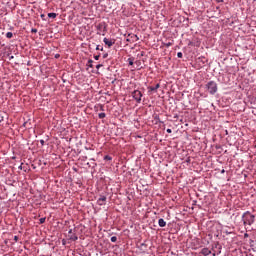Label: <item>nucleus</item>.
<instances>
[{
  "label": "nucleus",
  "mask_w": 256,
  "mask_h": 256,
  "mask_svg": "<svg viewBox=\"0 0 256 256\" xmlns=\"http://www.w3.org/2000/svg\"><path fill=\"white\" fill-rule=\"evenodd\" d=\"M97 205L103 207V205H107V196L101 195L97 200Z\"/></svg>",
  "instance_id": "nucleus-6"
},
{
  "label": "nucleus",
  "mask_w": 256,
  "mask_h": 256,
  "mask_svg": "<svg viewBox=\"0 0 256 256\" xmlns=\"http://www.w3.org/2000/svg\"><path fill=\"white\" fill-rule=\"evenodd\" d=\"M243 225H253L255 223V215L251 214V212L246 211L242 215Z\"/></svg>",
  "instance_id": "nucleus-1"
},
{
  "label": "nucleus",
  "mask_w": 256,
  "mask_h": 256,
  "mask_svg": "<svg viewBox=\"0 0 256 256\" xmlns=\"http://www.w3.org/2000/svg\"><path fill=\"white\" fill-rule=\"evenodd\" d=\"M99 119H105V117H107V114H105V112L99 113L98 114Z\"/></svg>",
  "instance_id": "nucleus-14"
},
{
  "label": "nucleus",
  "mask_w": 256,
  "mask_h": 256,
  "mask_svg": "<svg viewBox=\"0 0 256 256\" xmlns=\"http://www.w3.org/2000/svg\"><path fill=\"white\" fill-rule=\"evenodd\" d=\"M14 241H19V237L18 236H14Z\"/></svg>",
  "instance_id": "nucleus-33"
},
{
  "label": "nucleus",
  "mask_w": 256,
  "mask_h": 256,
  "mask_svg": "<svg viewBox=\"0 0 256 256\" xmlns=\"http://www.w3.org/2000/svg\"><path fill=\"white\" fill-rule=\"evenodd\" d=\"M45 221H46V218H45V217H44V218H40V219H39L40 225H43V223H45Z\"/></svg>",
  "instance_id": "nucleus-23"
},
{
  "label": "nucleus",
  "mask_w": 256,
  "mask_h": 256,
  "mask_svg": "<svg viewBox=\"0 0 256 256\" xmlns=\"http://www.w3.org/2000/svg\"><path fill=\"white\" fill-rule=\"evenodd\" d=\"M68 239L70 241H77V239H79V237H77V234H75V232H73V229H70L68 231Z\"/></svg>",
  "instance_id": "nucleus-7"
},
{
  "label": "nucleus",
  "mask_w": 256,
  "mask_h": 256,
  "mask_svg": "<svg viewBox=\"0 0 256 256\" xmlns=\"http://www.w3.org/2000/svg\"><path fill=\"white\" fill-rule=\"evenodd\" d=\"M87 66L93 68V60H88Z\"/></svg>",
  "instance_id": "nucleus-20"
},
{
  "label": "nucleus",
  "mask_w": 256,
  "mask_h": 256,
  "mask_svg": "<svg viewBox=\"0 0 256 256\" xmlns=\"http://www.w3.org/2000/svg\"><path fill=\"white\" fill-rule=\"evenodd\" d=\"M99 57H101V55H96V56H94V59H95L96 61H99Z\"/></svg>",
  "instance_id": "nucleus-26"
},
{
  "label": "nucleus",
  "mask_w": 256,
  "mask_h": 256,
  "mask_svg": "<svg viewBox=\"0 0 256 256\" xmlns=\"http://www.w3.org/2000/svg\"><path fill=\"white\" fill-rule=\"evenodd\" d=\"M103 41L108 47H113V45H115V41L109 40L108 38H104Z\"/></svg>",
  "instance_id": "nucleus-9"
},
{
  "label": "nucleus",
  "mask_w": 256,
  "mask_h": 256,
  "mask_svg": "<svg viewBox=\"0 0 256 256\" xmlns=\"http://www.w3.org/2000/svg\"><path fill=\"white\" fill-rule=\"evenodd\" d=\"M48 17L50 18V19H55L56 17H57V13H48Z\"/></svg>",
  "instance_id": "nucleus-13"
},
{
  "label": "nucleus",
  "mask_w": 256,
  "mask_h": 256,
  "mask_svg": "<svg viewBox=\"0 0 256 256\" xmlns=\"http://www.w3.org/2000/svg\"><path fill=\"white\" fill-rule=\"evenodd\" d=\"M221 173H225V170H222Z\"/></svg>",
  "instance_id": "nucleus-40"
},
{
  "label": "nucleus",
  "mask_w": 256,
  "mask_h": 256,
  "mask_svg": "<svg viewBox=\"0 0 256 256\" xmlns=\"http://www.w3.org/2000/svg\"><path fill=\"white\" fill-rule=\"evenodd\" d=\"M164 45L165 47H171L173 45V42H168V43H165Z\"/></svg>",
  "instance_id": "nucleus-24"
},
{
  "label": "nucleus",
  "mask_w": 256,
  "mask_h": 256,
  "mask_svg": "<svg viewBox=\"0 0 256 256\" xmlns=\"http://www.w3.org/2000/svg\"><path fill=\"white\" fill-rule=\"evenodd\" d=\"M166 131H167V133H173V131L171 130V128H168Z\"/></svg>",
  "instance_id": "nucleus-31"
},
{
  "label": "nucleus",
  "mask_w": 256,
  "mask_h": 256,
  "mask_svg": "<svg viewBox=\"0 0 256 256\" xmlns=\"http://www.w3.org/2000/svg\"><path fill=\"white\" fill-rule=\"evenodd\" d=\"M6 37H7V39H12L13 38V32H7Z\"/></svg>",
  "instance_id": "nucleus-18"
},
{
  "label": "nucleus",
  "mask_w": 256,
  "mask_h": 256,
  "mask_svg": "<svg viewBox=\"0 0 256 256\" xmlns=\"http://www.w3.org/2000/svg\"><path fill=\"white\" fill-rule=\"evenodd\" d=\"M96 51H103V46L97 45L96 46Z\"/></svg>",
  "instance_id": "nucleus-21"
},
{
  "label": "nucleus",
  "mask_w": 256,
  "mask_h": 256,
  "mask_svg": "<svg viewBox=\"0 0 256 256\" xmlns=\"http://www.w3.org/2000/svg\"><path fill=\"white\" fill-rule=\"evenodd\" d=\"M100 111H105V108L103 107V105H100Z\"/></svg>",
  "instance_id": "nucleus-30"
},
{
  "label": "nucleus",
  "mask_w": 256,
  "mask_h": 256,
  "mask_svg": "<svg viewBox=\"0 0 256 256\" xmlns=\"http://www.w3.org/2000/svg\"><path fill=\"white\" fill-rule=\"evenodd\" d=\"M88 167H91L92 169H95L97 167V163L92 162V163H87Z\"/></svg>",
  "instance_id": "nucleus-15"
},
{
  "label": "nucleus",
  "mask_w": 256,
  "mask_h": 256,
  "mask_svg": "<svg viewBox=\"0 0 256 256\" xmlns=\"http://www.w3.org/2000/svg\"><path fill=\"white\" fill-rule=\"evenodd\" d=\"M55 57H56V59H57V57H59V54H57Z\"/></svg>",
  "instance_id": "nucleus-39"
},
{
  "label": "nucleus",
  "mask_w": 256,
  "mask_h": 256,
  "mask_svg": "<svg viewBox=\"0 0 256 256\" xmlns=\"http://www.w3.org/2000/svg\"><path fill=\"white\" fill-rule=\"evenodd\" d=\"M104 161H113V157L106 155L104 156Z\"/></svg>",
  "instance_id": "nucleus-17"
},
{
  "label": "nucleus",
  "mask_w": 256,
  "mask_h": 256,
  "mask_svg": "<svg viewBox=\"0 0 256 256\" xmlns=\"http://www.w3.org/2000/svg\"><path fill=\"white\" fill-rule=\"evenodd\" d=\"M110 241H111L112 243H117V236H112L111 239H110Z\"/></svg>",
  "instance_id": "nucleus-19"
},
{
  "label": "nucleus",
  "mask_w": 256,
  "mask_h": 256,
  "mask_svg": "<svg viewBox=\"0 0 256 256\" xmlns=\"http://www.w3.org/2000/svg\"><path fill=\"white\" fill-rule=\"evenodd\" d=\"M158 225H159V227H165L167 225V222H165V220L163 218H160L158 220Z\"/></svg>",
  "instance_id": "nucleus-11"
},
{
  "label": "nucleus",
  "mask_w": 256,
  "mask_h": 256,
  "mask_svg": "<svg viewBox=\"0 0 256 256\" xmlns=\"http://www.w3.org/2000/svg\"><path fill=\"white\" fill-rule=\"evenodd\" d=\"M177 57H178V59H183V53L182 52H178L177 53Z\"/></svg>",
  "instance_id": "nucleus-22"
},
{
  "label": "nucleus",
  "mask_w": 256,
  "mask_h": 256,
  "mask_svg": "<svg viewBox=\"0 0 256 256\" xmlns=\"http://www.w3.org/2000/svg\"><path fill=\"white\" fill-rule=\"evenodd\" d=\"M247 237H249V234L245 233L244 234V239H247Z\"/></svg>",
  "instance_id": "nucleus-34"
},
{
  "label": "nucleus",
  "mask_w": 256,
  "mask_h": 256,
  "mask_svg": "<svg viewBox=\"0 0 256 256\" xmlns=\"http://www.w3.org/2000/svg\"><path fill=\"white\" fill-rule=\"evenodd\" d=\"M206 89L210 93V95H215V93H217L218 90L217 83L215 81H209L206 84Z\"/></svg>",
  "instance_id": "nucleus-2"
},
{
  "label": "nucleus",
  "mask_w": 256,
  "mask_h": 256,
  "mask_svg": "<svg viewBox=\"0 0 256 256\" xmlns=\"http://www.w3.org/2000/svg\"><path fill=\"white\" fill-rule=\"evenodd\" d=\"M161 87V84L157 83L155 86H148V93H157V89Z\"/></svg>",
  "instance_id": "nucleus-8"
},
{
  "label": "nucleus",
  "mask_w": 256,
  "mask_h": 256,
  "mask_svg": "<svg viewBox=\"0 0 256 256\" xmlns=\"http://www.w3.org/2000/svg\"><path fill=\"white\" fill-rule=\"evenodd\" d=\"M132 97L133 99L136 100V102L141 103V98L143 97V93H141V91L139 90H134L132 92Z\"/></svg>",
  "instance_id": "nucleus-5"
},
{
  "label": "nucleus",
  "mask_w": 256,
  "mask_h": 256,
  "mask_svg": "<svg viewBox=\"0 0 256 256\" xmlns=\"http://www.w3.org/2000/svg\"><path fill=\"white\" fill-rule=\"evenodd\" d=\"M25 125H27V122H25V123L23 124L24 127H25Z\"/></svg>",
  "instance_id": "nucleus-38"
},
{
  "label": "nucleus",
  "mask_w": 256,
  "mask_h": 256,
  "mask_svg": "<svg viewBox=\"0 0 256 256\" xmlns=\"http://www.w3.org/2000/svg\"><path fill=\"white\" fill-rule=\"evenodd\" d=\"M107 57H109V54L107 53L103 54V59H107Z\"/></svg>",
  "instance_id": "nucleus-27"
},
{
  "label": "nucleus",
  "mask_w": 256,
  "mask_h": 256,
  "mask_svg": "<svg viewBox=\"0 0 256 256\" xmlns=\"http://www.w3.org/2000/svg\"><path fill=\"white\" fill-rule=\"evenodd\" d=\"M216 149H221V146H216Z\"/></svg>",
  "instance_id": "nucleus-36"
},
{
  "label": "nucleus",
  "mask_w": 256,
  "mask_h": 256,
  "mask_svg": "<svg viewBox=\"0 0 256 256\" xmlns=\"http://www.w3.org/2000/svg\"><path fill=\"white\" fill-rule=\"evenodd\" d=\"M134 65H136L138 68H137V71H141V69H143V67H141V61H136L134 62Z\"/></svg>",
  "instance_id": "nucleus-12"
},
{
  "label": "nucleus",
  "mask_w": 256,
  "mask_h": 256,
  "mask_svg": "<svg viewBox=\"0 0 256 256\" xmlns=\"http://www.w3.org/2000/svg\"><path fill=\"white\" fill-rule=\"evenodd\" d=\"M126 41L127 43H137V41H139V36H137V34H128Z\"/></svg>",
  "instance_id": "nucleus-4"
},
{
  "label": "nucleus",
  "mask_w": 256,
  "mask_h": 256,
  "mask_svg": "<svg viewBox=\"0 0 256 256\" xmlns=\"http://www.w3.org/2000/svg\"><path fill=\"white\" fill-rule=\"evenodd\" d=\"M141 247H147V245H145V244L143 243V244H141Z\"/></svg>",
  "instance_id": "nucleus-35"
},
{
  "label": "nucleus",
  "mask_w": 256,
  "mask_h": 256,
  "mask_svg": "<svg viewBox=\"0 0 256 256\" xmlns=\"http://www.w3.org/2000/svg\"><path fill=\"white\" fill-rule=\"evenodd\" d=\"M40 17L43 19V21H45V14H41Z\"/></svg>",
  "instance_id": "nucleus-29"
},
{
  "label": "nucleus",
  "mask_w": 256,
  "mask_h": 256,
  "mask_svg": "<svg viewBox=\"0 0 256 256\" xmlns=\"http://www.w3.org/2000/svg\"><path fill=\"white\" fill-rule=\"evenodd\" d=\"M19 169H23V166H22V165H20V166H19Z\"/></svg>",
  "instance_id": "nucleus-37"
},
{
  "label": "nucleus",
  "mask_w": 256,
  "mask_h": 256,
  "mask_svg": "<svg viewBox=\"0 0 256 256\" xmlns=\"http://www.w3.org/2000/svg\"><path fill=\"white\" fill-rule=\"evenodd\" d=\"M40 143H41V145L43 147V145H45V140H40Z\"/></svg>",
  "instance_id": "nucleus-32"
},
{
  "label": "nucleus",
  "mask_w": 256,
  "mask_h": 256,
  "mask_svg": "<svg viewBox=\"0 0 256 256\" xmlns=\"http://www.w3.org/2000/svg\"><path fill=\"white\" fill-rule=\"evenodd\" d=\"M2 120H0V123H1Z\"/></svg>",
  "instance_id": "nucleus-42"
},
{
  "label": "nucleus",
  "mask_w": 256,
  "mask_h": 256,
  "mask_svg": "<svg viewBox=\"0 0 256 256\" xmlns=\"http://www.w3.org/2000/svg\"><path fill=\"white\" fill-rule=\"evenodd\" d=\"M91 161H95V159H94V158H92V159H91Z\"/></svg>",
  "instance_id": "nucleus-41"
},
{
  "label": "nucleus",
  "mask_w": 256,
  "mask_h": 256,
  "mask_svg": "<svg viewBox=\"0 0 256 256\" xmlns=\"http://www.w3.org/2000/svg\"><path fill=\"white\" fill-rule=\"evenodd\" d=\"M31 32H32V33H37V29H36V28H32V29H31Z\"/></svg>",
  "instance_id": "nucleus-28"
},
{
  "label": "nucleus",
  "mask_w": 256,
  "mask_h": 256,
  "mask_svg": "<svg viewBox=\"0 0 256 256\" xmlns=\"http://www.w3.org/2000/svg\"><path fill=\"white\" fill-rule=\"evenodd\" d=\"M129 65H135V59L134 58H128Z\"/></svg>",
  "instance_id": "nucleus-16"
},
{
  "label": "nucleus",
  "mask_w": 256,
  "mask_h": 256,
  "mask_svg": "<svg viewBox=\"0 0 256 256\" xmlns=\"http://www.w3.org/2000/svg\"><path fill=\"white\" fill-rule=\"evenodd\" d=\"M98 35H105L107 33V24L105 22L99 23L97 26Z\"/></svg>",
  "instance_id": "nucleus-3"
},
{
  "label": "nucleus",
  "mask_w": 256,
  "mask_h": 256,
  "mask_svg": "<svg viewBox=\"0 0 256 256\" xmlns=\"http://www.w3.org/2000/svg\"><path fill=\"white\" fill-rule=\"evenodd\" d=\"M101 67H103V64H97L96 65V69H101Z\"/></svg>",
  "instance_id": "nucleus-25"
},
{
  "label": "nucleus",
  "mask_w": 256,
  "mask_h": 256,
  "mask_svg": "<svg viewBox=\"0 0 256 256\" xmlns=\"http://www.w3.org/2000/svg\"><path fill=\"white\" fill-rule=\"evenodd\" d=\"M253 1H256V0H253Z\"/></svg>",
  "instance_id": "nucleus-43"
},
{
  "label": "nucleus",
  "mask_w": 256,
  "mask_h": 256,
  "mask_svg": "<svg viewBox=\"0 0 256 256\" xmlns=\"http://www.w3.org/2000/svg\"><path fill=\"white\" fill-rule=\"evenodd\" d=\"M201 254L204 256L211 255V250H209V248H203Z\"/></svg>",
  "instance_id": "nucleus-10"
}]
</instances>
